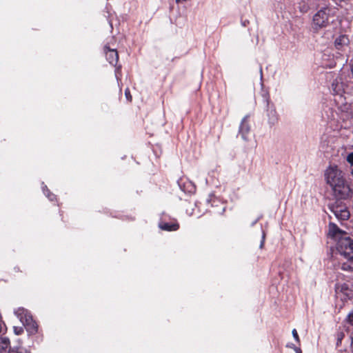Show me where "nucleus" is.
I'll return each mask as SVG.
<instances>
[{"label":"nucleus","mask_w":353,"mask_h":353,"mask_svg":"<svg viewBox=\"0 0 353 353\" xmlns=\"http://www.w3.org/2000/svg\"><path fill=\"white\" fill-rule=\"evenodd\" d=\"M294 350L296 351V353H301V350L298 347H294Z\"/></svg>","instance_id":"nucleus-25"},{"label":"nucleus","mask_w":353,"mask_h":353,"mask_svg":"<svg viewBox=\"0 0 353 353\" xmlns=\"http://www.w3.org/2000/svg\"><path fill=\"white\" fill-rule=\"evenodd\" d=\"M330 209L336 217L339 219L347 220L350 217V212L345 206L333 205Z\"/></svg>","instance_id":"nucleus-6"},{"label":"nucleus","mask_w":353,"mask_h":353,"mask_svg":"<svg viewBox=\"0 0 353 353\" xmlns=\"http://www.w3.org/2000/svg\"><path fill=\"white\" fill-rule=\"evenodd\" d=\"M347 161L351 164V165H353V152L350 153L347 157H346Z\"/></svg>","instance_id":"nucleus-18"},{"label":"nucleus","mask_w":353,"mask_h":353,"mask_svg":"<svg viewBox=\"0 0 353 353\" xmlns=\"http://www.w3.org/2000/svg\"><path fill=\"white\" fill-rule=\"evenodd\" d=\"M14 314L26 327L30 335H34L38 332V325L33 320L30 313L23 307H19L14 311Z\"/></svg>","instance_id":"nucleus-2"},{"label":"nucleus","mask_w":353,"mask_h":353,"mask_svg":"<svg viewBox=\"0 0 353 353\" xmlns=\"http://www.w3.org/2000/svg\"><path fill=\"white\" fill-rule=\"evenodd\" d=\"M343 333H340L338 334V339H337V345H339V343L341 342V340L343 337Z\"/></svg>","instance_id":"nucleus-22"},{"label":"nucleus","mask_w":353,"mask_h":353,"mask_svg":"<svg viewBox=\"0 0 353 353\" xmlns=\"http://www.w3.org/2000/svg\"><path fill=\"white\" fill-rule=\"evenodd\" d=\"M264 239H265V234L263 233V236H262V241H261V245H260V248H262L263 246Z\"/></svg>","instance_id":"nucleus-24"},{"label":"nucleus","mask_w":353,"mask_h":353,"mask_svg":"<svg viewBox=\"0 0 353 353\" xmlns=\"http://www.w3.org/2000/svg\"><path fill=\"white\" fill-rule=\"evenodd\" d=\"M250 130V127L248 123V117H245L243 119L239 128V134L243 140L248 141L249 139Z\"/></svg>","instance_id":"nucleus-9"},{"label":"nucleus","mask_w":353,"mask_h":353,"mask_svg":"<svg viewBox=\"0 0 353 353\" xmlns=\"http://www.w3.org/2000/svg\"><path fill=\"white\" fill-rule=\"evenodd\" d=\"M336 249L339 254L349 262L343 263L341 269L353 272V239L343 236L336 243Z\"/></svg>","instance_id":"nucleus-1"},{"label":"nucleus","mask_w":353,"mask_h":353,"mask_svg":"<svg viewBox=\"0 0 353 353\" xmlns=\"http://www.w3.org/2000/svg\"><path fill=\"white\" fill-rule=\"evenodd\" d=\"M341 290H344L345 291V295L347 296H349L350 295V290L345 286H342L341 287Z\"/></svg>","instance_id":"nucleus-21"},{"label":"nucleus","mask_w":353,"mask_h":353,"mask_svg":"<svg viewBox=\"0 0 353 353\" xmlns=\"http://www.w3.org/2000/svg\"><path fill=\"white\" fill-rule=\"evenodd\" d=\"M328 234L334 239L337 243L343 236H348L347 233L340 230L334 223H330Z\"/></svg>","instance_id":"nucleus-7"},{"label":"nucleus","mask_w":353,"mask_h":353,"mask_svg":"<svg viewBox=\"0 0 353 353\" xmlns=\"http://www.w3.org/2000/svg\"><path fill=\"white\" fill-rule=\"evenodd\" d=\"M332 190L337 199H347L352 194V189L345 179L341 183L332 187Z\"/></svg>","instance_id":"nucleus-5"},{"label":"nucleus","mask_w":353,"mask_h":353,"mask_svg":"<svg viewBox=\"0 0 353 353\" xmlns=\"http://www.w3.org/2000/svg\"><path fill=\"white\" fill-rule=\"evenodd\" d=\"M47 196L49 198V199L50 201H53L54 199L55 198V196L53 194H47Z\"/></svg>","instance_id":"nucleus-23"},{"label":"nucleus","mask_w":353,"mask_h":353,"mask_svg":"<svg viewBox=\"0 0 353 353\" xmlns=\"http://www.w3.org/2000/svg\"><path fill=\"white\" fill-rule=\"evenodd\" d=\"M277 119H278L276 112L274 110H271L269 113V122L272 125H274L276 123Z\"/></svg>","instance_id":"nucleus-12"},{"label":"nucleus","mask_w":353,"mask_h":353,"mask_svg":"<svg viewBox=\"0 0 353 353\" xmlns=\"http://www.w3.org/2000/svg\"><path fill=\"white\" fill-rule=\"evenodd\" d=\"M260 76H261V79H262L263 74H262V68L261 67L260 68Z\"/></svg>","instance_id":"nucleus-26"},{"label":"nucleus","mask_w":353,"mask_h":353,"mask_svg":"<svg viewBox=\"0 0 353 353\" xmlns=\"http://www.w3.org/2000/svg\"><path fill=\"white\" fill-rule=\"evenodd\" d=\"M8 353H30L24 349L22 348H12L10 349Z\"/></svg>","instance_id":"nucleus-15"},{"label":"nucleus","mask_w":353,"mask_h":353,"mask_svg":"<svg viewBox=\"0 0 353 353\" xmlns=\"http://www.w3.org/2000/svg\"><path fill=\"white\" fill-rule=\"evenodd\" d=\"M324 175L326 183L331 188L345 179L344 174L336 165H330L325 170Z\"/></svg>","instance_id":"nucleus-3"},{"label":"nucleus","mask_w":353,"mask_h":353,"mask_svg":"<svg viewBox=\"0 0 353 353\" xmlns=\"http://www.w3.org/2000/svg\"><path fill=\"white\" fill-rule=\"evenodd\" d=\"M332 85L336 94H341V91L342 90V88H341V86L339 85L338 83L334 82Z\"/></svg>","instance_id":"nucleus-16"},{"label":"nucleus","mask_w":353,"mask_h":353,"mask_svg":"<svg viewBox=\"0 0 353 353\" xmlns=\"http://www.w3.org/2000/svg\"><path fill=\"white\" fill-rule=\"evenodd\" d=\"M106 49L108 50L105 51L108 61L111 65H116L119 60L117 51L116 50L109 49L108 48H106Z\"/></svg>","instance_id":"nucleus-10"},{"label":"nucleus","mask_w":353,"mask_h":353,"mask_svg":"<svg viewBox=\"0 0 353 353\" xmlns=\"http://www.w3.org/2000/svg\"><path fill=\"white\" fill-rule=\"evenodd\" d=\"M350 39L345 34H341L335 39L334 46L339 50H345L348 48Z\"/></svg>","instance_id":"nucleus-8"},{"label":"nucleus","mask_w":353,"mask_h":353,"mask_svg":"<svg viewBox=\"0 0 353 353\" xmlns=\"http://www.w3.org/2000/svg\"><path fill=\"white\" fill-rule=\"evenodd\" d=\"M292 335H293V337L294 338V339L297 342H299V335H298V333H297V331L296 330V329H294L292 330Z\"/></svg>","instance_id":"nucleus-19"},{"label":"nucleus","mask_w":353,"mask_h":353,"mask_svg":"<svg viewBox=\"0 0 353 353\" xmlns=\"http://www.w3.org/2000/svg\"><path fill=\"white\" fill-rule=\"evenodd\" d=\"M348 321L352 326H353V310L348 315ZM351 339V347L353 349V336H350Z\"/></svg>","instance_id":"nucleus-13"},{"label":"nucleus","mask_w":353,"mask_h":353,"mask_svg":"<svg viewBox=\"0 0 353 353\" xmlns=\"http://www.w3.org/2000/svg\"><path fill=\"white\" fill-rule=\"evenodd\" d=\"M13 330L14 334L17 335H20L23 332V327L14 326Z\"/></svg>","instance_id":"nucleus-17"},{"label":"nucleus","mask_w":353,"mask_h":353,"mask_svg":"<svg viewBox=\"0 0 353 353\" xmlns=\"http://www.w3.org/2000/svg\"><path fill=\"white\" fill-rule=\"evenodd\" d=\"M125 97H126L127 99H128V101H131L132 97H131V95H130V91H129V90H128V89H126V90H125Z\"/></svg>","instance_id":"nucleus-20"},{"label":"nucleus","mask_w":353,"mask_h":353,"mask_svg":"<svg viewBox=\"0 0 353 353\" xmlns=\"http://www.w3.org/2000/svg\"><path fill=\"white\" fill-rule=\"evenodd\" d=\"M1 350L6 348L8 346V345L10 344V340L6 337L1 338ZM1 353H3L2 350H1Z\"/></svg>","instance_id":"nucleus-14"},{"label":"nucleus","mask_w":353,"mask_h":353,"mask_svg":"<svg viewBox=\"0 0 353 353\" xmlns=\"http://www.w3.org/2000/svg\"><path fill=\"white\" fill-rule=\"evenodd\" d=\"M330 9L323 8L319 10L313 17L312 27L315 30L325 28L329 23V17L330 14Z\"/></svg>","instance_id":"nucleus-4"},{"label":"nucleus","mask_w":353,"mask_h":353,"mask_svg":"<svg viewBox=\"0 0 353 353\" xmlns=\"http://www.w3.org/2000/svg\"><path fill=\"white\" fill-rule=\"evenodd\" d=\"M161 230L167 231H175L179 229L178 223H162L159 225Z\"/></svg>","instance_id":"nucleus-11"}]
</instances>
